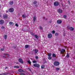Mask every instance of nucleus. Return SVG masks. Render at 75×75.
Instances as JSON below:
<instances>
[{"instance_id":"4","label":"nucleus","mask_w":75,"mask_h":75,"mask_svg":"<svg viewBox=\"0 0 75 75\" xmlns=\"http://www.w3.org/2000/svg\"><path fill=\"white\" fill-rule=\"evenodd\" d=\"M47 37L49 38H52V35L51 33H49L47 35Z\"/></svg>"},{"instance_id":"49","label":"nucleus","mask_w":75,"mask_h":75,"mask_svg":"<svg viewBox=\"0 0 75 75\" xmlns=\"http://www.w3.org/2000/svg\"><path fill=\"white\" fill-rule=\"evenodd\" d=\"M7 67H6V68H5V69H7Z\"/></svg>"},{"instance_id":"28","label":"nucleus","mask_w":75,"mask_h":75,"mask_svg":"<svg viewBox=\"0 0 75 75\" xmlns=\"http://www.w3.org/2000/svg\"><path fill=\"white\" fill-rule=\"evenodd\" d=\"M7 75V73H4L2 74H0V75Z\"/></svg>"},{"instance_id":"24","label":"nucleus","mask_w":75,"mask_h":75,"mask_svg":"<svg viewBox=\"0 0 75 75\" xmlns=\"http://www.w3.org/2000/svg\"><path fill=\"white\" fill-rule=\"evenodd\" d=\"M14 68H19V67H18V66H14Z\"/></svg>"},{"instance_id":"10","label":"nucleus","mask_w":75,"mask_h":75,"mask_svg":"<svg viewBox=\"0 0 75 75\" xmlns=\"http://www.w3.org/2000/svg\"><path fill=\"white\" fill-rule=\"evenodd\" d=\"M4 21L3 20H0V24H3L4 23Z\"/></svg>"},{"instance_id":"33","label":"nucleus","mask_w":75,"mask_h":75,"mask_svg":"<svg viewBox=\"0 0 75 75\" xmlns=\"http://www.w3.org/2000/svg\"><path fill=\"white\" fill-rule=\"evenodd\" d=\"M56 70L57 71H58V70H59V68H56Z\"/></svg>"},{"instance_id":"31","label":"nucleus","mask_w":75,"mask_h":75,"mask_svg":"<svg viewBox=\"0 0 75 75\" xmlns=\"http://www.w3.org/2000/svg\"><path fill=\"white\" fill-rule=\"evenodd\" d=\"M43 18L44 20H47V18H45V17H43Z\"/></svg>"},{"instance_id":"6","label":"nucleus","mask_w":75,"mask_h":75,"mask_svg":"<svg viewBox=\"0 0 75 75\" xmlns=\"http://www.w3.org/2000/svg\"><path fill=\"white\" fill-rule=\"evenodd\" d=\"M57 23L60 24L62 23V21L61 20L59 19L57 21Z\"/></svg>"},{"instance_id":"44","label":"nucleus","mask_w":75,"mask_h":75,"mask_svg":"<svg viewBox=\"0 0 75 75\" xmlns=\"http://www.w3.org/2000/svg\"><path fill=\"white\" fill-rule=\"evenodd\" d=\"M13 48H16V46H13Z\"/></svg>"},{"instance_id":"47","label":"nucleus","mask_w":75,"mask_h":75,"mask_svg":"<svg viewBox=\"0 0 75 75\" xmlns=\"http://www.w3.org/2000/svg\"><path fill=\"white\" fill-rule=\"evenodd\" d=\"M4 55H7V54H6V53H4Z\"/></svg>"},{"instance_id":"30","label":"nucleus","mask_w":75,"mask_h":75,"mask_svg":"<svg viewBox=\"0 0 75 75\" xmlns=\"http://www.w3.org/2000/svg\"><path fill=\"white\" fill-rule=\"evenodd\" d=\"M13 23L12 22H11L9 23V24L10 25H12V24H13Z\"/></svg>"},{"instance_id":"32","label":"nucleus","mask_w":75,"mask_h":75,"mask_svg":"<svg viewBox=\"0 0 75 75\" xmlns=\"http://www.w3.org/2000/svg\"><path fill=\"white\" fill-rule=\"evenodd\" d=\"M55 34V35L56 36H57L58 35H59L58 33H56Z\"/></svg>"},{"instance_id":"38","label":"nucleus","mask_w":75,"mask_h":75,"mask_svg":"<svg viewBox=\"0 0 75 75\" xmlns=\"http://www.w3.org/2000/svg\"><path fill=\"white\" fill-rule=\"evenodd\" d=\"M33 63H36L37 62L36 61H33Z\"/></svg>"},{"instance_id":"43","label":"nucleus","mask_w":75,"mask_h":75,"mask_svg":"<svg viewBox=\"0 0 75 75\" xmlns=\"http://www.w3.org/2000/svg\"><path fill=\"white\" fill-rule=\"evenodd\" d=\"M6 55H7V56L8 57H9V56H10V55H9V54H6Z\"/></svg>"},{"instance_id":"7","label":"nucleus","mask_w":75,"mask_h":75,"mask_svg":"<svg viewBox=\"0 0 75 75\" xmlns=\"http://www.w3.org/2000/svg\"><path fill=\"white\" fill-rule=\"evenodd\" d=\"M54 5L55 6H58L59 5V2L57 1L54 2Z\"/></svg>"},{"instance_id":"1","label":"nucleus","mask_w":75,"mask_h":75,"mask_svg":"<svg viewBox=\"0 0 75 75\" xmlns=\"http://www.w3.org/2000/svg\"><path fill=\"white\" fill-rule=\"evenodd\" d=\"M60 54H62V57H64L65 55V50L64 49H62L60 50Z\"/></svg>"},{"instance_id":"25","label":"nucleus","mask_w":75,"mask_h":75,"mask_svg":"<svg viewBox=\"0 0 75 75\" xmlns=\"http://www.w3.org/2000/svg\"><path fill=\"white\" fill-rule=\"evenodd\" d=\"M37 2L36 1H35L33 3V4H37Z\"/></svg>"},{"instance_id":"2","label":"nucleus","mask_w":75,"mask_h":75,"mask_svg":"<svg viewBox=\"0 0 75 75\" xmlns=\"http://www.w3.org/2000/svg\"><path fill=\"white\" fill-rule=\"evenodd\" d=\"M18 61L20 63H21V64H23L24 62L23 61V59L21 58H19L18 59Z\"/></svg>"},{"instance_id":"5","label":"nucleus","mask_w":75,"mask_h":75,"mask_svg":"<svg viewBox=\"0 0 75 75\" xmlns=\"http://www.w3.org/2000/svg\"><path fill=\"white\" fill-rule=\"evenodd\" d=\"M8 11L9 12L12 13L14 11V9L12 8H10L9 9Z\"/></svg>"},{"instance_id":"34","label":"nucleus","mask_w":75,"mask_h":75,"mask_svg":"<svg viewBox=\"0 0 75 75\" xmlns=\"http://www.w3.org/2000/svg\"><path fill=\"white\" fill-rule=\"evenodd\" d=\"M55 31L54 30H53L52 31V33H53V34H55Z\"/></svg>"},{"instance_id":"27","label":"nucleus","mask_w":75,"mask_h":75,"mask_svg":"<svg viewBox=\"0 0 75 75\" xmlns=\"http://www.w3.org/2000/svg\"><path fill=\"white\" fill-rule=\"evenodd\" d=\"M28 63H29V64H30V65H31V62H30V60L28 61Z\"/></svg>"},{"instance_id":"36","label":"nucleus","mask_w":75,"mask_h":75,"mask_svg":"<svg viewBox=\"0 0 75 75\" xmlns=\"http://www.w3.org/2000/svg\"><path fill=\"white\" fill-rule=\"evenodd\" d=\"M39 28L41 30H42V27L41 26H39Z\"/></svg>"},{"instance_id":"14","label":"nucleus","mask_w":75,"mask_h":75,"mask_svg":"<svg viewBox=\"0 0 75 75\" xmlns=\"http://www.w3.org/2000/svg\"><path fill=\"white\" fill-rule=\"evenodd\" d=\"M18 72H24V71L23 70H22V69H19L18 70Z\"/></svg>"},{"instance_id":"13","label":"nucleus","mask_w":75,"mask_h":75,"mask_svg":"<svg viewBox=\"0 0 75 75\" xmlns=\"http://www.w3.org/2000/svg\"><path fill=\"white\" fill-rule=\"evenodd\" d=\"M13 3H14L13 1H10L9 2V4H10V5H13Z\"/></svg>"},{"instance_id":"12","label":"nucleus","mask_w":75,"mask_h":75,"mask_svg":"<svg viewBox=\"0 0 75 75\" xmlns=\"http://www.w3.org/2000/svg\"><path fill=\"white\" fill-rule=\"evenodd\" d=\"M22 16L24 18H25L27 17V16L25 14H23Z\"/></svg>"},{"instance_id":"17","label":"nucleus","mask_w":75,"mask_h":75,"mask_svg":"<svg viewBox=\"0 0 75 75\" xmlns=\"http://www.w3.org/2000/svg\"><path fill=\"white\" fill-rule=\"evenodd\" d=\"M45 65H42L41 66V68L42 69H44L45 68Z\"/></svg>"},{"instance_id":"9","label":"nucleus","mask_w":75,"mask_h":75,"mask_svg":"<svg viewBox=\"0 0 75 75\" xmlns=\"http://www.w3.org/2000/svg\"><path fill=\"white\" fill-rule=\"evenodd\" d=\"M57 11L59 13H62V10L60 9L58 10Z\"/></svg>"},{"instance_id":"50","label":"nucleus","mask_w":75,"mask_h":75,"mask_svg":"<svg viewBox=\"0 0 75 75\" xmlns=\"http://www.w3.org/2000/svg\"><path fill=\"white\" fill-rule=\"evenodd\" d=\"M68 3H70V2H69V1H68Z\"/></svg>"},{"instance_id":"37","label":"nucleus","mask_w":75,"mask_h":75,"mask_svg":"<svg viewBox=\"0 0 75 75\" xmlns=\"http://www.w3.org/2000/svg\"><path fill=\"white\" fill-rule=\"evenodd\" d=\"M15 25L16 26V27H18V24H17V23Z\"/></svg>"},{"instance_id":"23","label":"nucleus","mask_w":75,"mask_h":75,"mask_svg":"<svg viewBox=\"0 0 75 75\" xmlns=\"http://www.w3.org/2000/svg\"><path fill=\"white\" fill-rule=\"evenodd\" d=\"M51 55H52V54L51 53H48V57H51Z\"/></svg>"},{"instance_id":"45","label":"nucleus","mask_w":75,"mask_h":75,"mask_svg":"<svg viewBox=\"0 0 75 75\" xmlns=\"http://www.w3.org/2000/svg\"><path fill=\"white\" fill-rule=\"evenodd\" d=\"M32 35H34V33H32Z\"/></svg>"},{"instance_id":"42","label":"nucleus","mask_w":75,"mask_h":75,"mask_svg":"<svg viewBox=\"0 0 75 75\" xmlns=\"http://www.w3.org/2000/svg\"><path fill=\"white\" fill-rule=\"evenodd\" d=\"M1 28L4 29V28L5 27L4 26H2Z\"/></svg>"},{"instance_id":"22","label":"nucleus","mask_w":75,"mask_h":75,"mask_svg":"<svg viewBox=\"0 0 75 75\" xmlns=\"http://www.w3.org/2000/svg\"><path fill=\"white\" fill-rule=\"evenodd\" d=\"M53 57H56V55L55 54H53L52 55Z\"/></svg>"},{"instance_id":"21","label":"nucleus","mask_w":75,"mask_h":75,"mask_svg":"<svg viewBox=\"0 0 75 75\" xmlns=\"http://www.w3.org/2000/svg\"><path fill=\"white\" fill-rule=\"evenodd\" d=\"M4 38L5 40H6V39H7V35H5L4 36Z\"/></svg>"},{"instance_id":"3","label":"nucleus","mask_w":75,"mask_h":75,"mask_svg":"<svg viewBox=\"0 0 75 75\" xmlns=\"http://www.w3.org/2000/svg\"><path fill=\"white\" fill-rule=\"evenodd\" d=\"M54 64L55 66H58V65H59V63L58 62H55L54 63Z\"/></svg>"},{"instance_id":"8","label":"nucleus","mask_w":75,"mask_h":75,"mask_svg":"<svg viewBox=\"0 0 75 75\" xmlns=\"http://www.w3.org/2000/svg\"><path fill=\"white\" fill-rule=\"evenodd\" d=\"M33 66L35 67H37V68L40 67V65L37 64H34Z\"/></svg>"},{"instance_id":"20","label":"nucleus","mask_w":75,"mask_h":75,"mask_svg":"<svg viewBox=\"0 0 75 75\" xmlns=\"http://www.w3.org/2000/svg\"><path fill=\"white\" fill-rule=\"evenodd\" d=\"M47 58L49 60H51V58H52V57H48Z\"/></svg>"},{"instance_id":"11","label":"nucleus","mask_w":75,"mask_h":75,"mask_svg":"<svg viewBox=\"0 0 75 75\" xmlns=\"http://www.w3.org/2000/svg\"><path fill=\"white\" fill-rule=\"evenodd\" d=\"M3 17L4 18H7V15H4L3 16Z\"/></svg>"},{"instance_id":"18","label":"nucleus","mask_w":75,"mask_h":75,"mask_svg":"<svg viewBox=\"0 0 75 75\" xmlns=\"http://www.w3.org/2000/svg\"><path fill=\"white\" fill-rule=\"evenodd\" d=\"M35 20H36V16H35L33 17V20L35 21Z\"/></svg>"},{"instance_id":"41","label":"nucleus","mask_w":75,"mask_h":75,"mask_svg":"<svg viewBox=\"0 0 75 75\" xmlns=\"http://www.w3.org/2000/svg\"><path fill=\"white\" fill-rule=\"evenodd\" d=\"M35 58L36 59H38V56H36Z\"/></svg>"},{"instance_id":"29","label":"nucleus","mask_w":75,"mask_h":75,"mask_svg":"<svg viewBox=\"0 0 75 75\" xmlns=\"http://www.w3.org/2000/svg\"><path fill=\"white\" fill-rule=\"evenodd\" d=\"M69 57V54H68V53H67V58H68Z\"/></svg>"},{"instance_id":"46","label":"nucleus","mask_w":75,"mask_h":75,"mask_svg":"<svg viewBox=\"0 0 75 75\" xmlns=\"http://www.w3.org/2000/svg\"><path fill=\"white\" fill-rule=\"evenodd\" d=\"M29 71H31V69H29Z\"/></svg>"},{"instance_id":"40","label":"nucleus","mask_w":75,"mask_h":75,"mask_svg":"<svg viewBox=\"0 0 75 75\" xmlns=\"http://www.w3.org/2000/svg\"><path fill=\"white\" fill-rule=\"evenodd\" d=\"M1 51H4V48L1 49Z\"/></svg>"},{"instance_id":"35","label":"nucleus","mask_w":75,"mask_h":75,"mask_svg":"<svg viewBox=\"0 0 75 75\" xmlns=\"http://www.w3.org/2000/svg\"><path fill=\"white\" fill-rule=\"evenodd\" d=\"M20 75H25V74H24V73H20Z\"/></svg>"},{"instance_id":"16","label":"nucleus","mask_w":75,"mask_h":75,"mask_svg":"<svg viewBox=\"0 0 75 75\" xmlns=\"http://www.w3.org/2000/svg\"><path fill=\"white\" fill-rule=\"evenodd\" d=\"M36 39H38V36H37V35H34Z\"/></svg>"},{"instance_id":"19","label":"nucleus","mask_w":75,"mask_h":75,"mask_svg":"<svg viewBox=\"0 0 75 75\" xmlns=\"http://www.w3.org/2000/svg\"><path fill=\"white\" fill-rule=\"evenodd\" d=\"M34 51H35V54H37V52H38V50H35Z\"/></svg>"},{"instance_id":"15","label":"nucleus","mask_w":75,"mask_h":75,"mask_svg":"<svg viewBox=\"0 0 75 75\" xmlns=\"http://www.w3.org/2000/svg\"><path fill=\"white\" fill-rule=\"evenodd\" d=\"M69 30L71 31H73V30H74V28L72 27H71L69 28Z\"/></svg>"},{"instance_id":"48","label":"nucleus","mask_w":75,"mask_h":75,"mask_svg":"<svg viewBox=\"0 0 75 75\" xmlns=\"http://www.w3.org/2000/svg\"><path fill=\"white\" fill-rule=\"evenodd\" d=\"M6 12H7V13H8V11H6Z\"/></svg>"},{"instance_id":"39","label":"nucleus","mask_w":75,"mask_h":75,"mask_svg":"<svg viewBox=\"0 0 75 75\" xmlns=\"http://www.w3.org/2000/svg\"><path fill=\"white\" fill-rule=\"evenodd\" d=\"M64 18H67V16L66 15H64Z\"/></svg>"},{"instance_id":"51","label":"nucleus","mask_w":75,"mask_h":75,"mask_svg":"<svg viewBox=\"0 0 75 75\" xmlns=\"http://www.w3.org/2000/svg\"><path fill=\"white\" fill-rule=\"evenodd\" d=\"M4 47H3L4 48Z\"/></svg>"},{"instance_id":"26","label":"nucleus","mask_w":75,"mask_h":75,"mask_svg":"<svg viewBox=\"0 0 75 75\" xmlns=\"http://www.w3.org/2000/svg\"><path fill=\"white\" fill-rule=\"evenodd\" d=\"M25 48H28V45H26L25 46Z\"/></svg>"}]
</instances>
